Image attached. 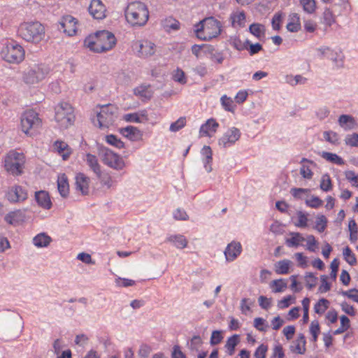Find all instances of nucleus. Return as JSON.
I'll use <instances>...</instances> for the list:
<instances>
[{
    "label": "nucleus",
    "instance_id": "72a5a7b5",
    "mask_svg": "<svg viewBox=\"0 0 358 358\" xmlns=\"http://www.w3.org/2000/svg\"><path fill=\"white\" fill-rule=\"evenodd\" d=\"M327 52V59H331L333 62H334L335 64L338 67H342L343 66V59L344 58V56L341 52H334V50L330 49L329 51Z\"/></svg>",
    "mask_w": 358,
    "mask_h": 358
},
{
    "label": "nucleus",
    "instance_id": "f704fd0d",
    "mask_svg": "<svg viewBox=\"0 0 358 358\" xmlns=\"http://www.w3.org/2000/svg\"><path fill=\"white\" fill-rule=\"evenodd\" d=\"M202 154L206 157L204 166L208 172H210L212 171L210 163L213 160V152L210 146L205 145L202 149Z\"/></svg>",
    "mask_w": 358,
    "mask_h": 358
},
{
    "label": "nucleus",
    "instance_id": "680f3d73",
    "mask_svg": "<svg viewBox=\"0 0 358 358\" xmlns=\"http://www.w3.org/2000/svg\"><path fill=\"white\" fill-rule=\"evenodd\" d=\"M180 24L178 20L170 18L166 20L164 27L167 30L172 29L176 31L180 29Z\"/></svg>",
    "mask_w": 358,
    "mask_h": 358
},
{
    "label": "nucleus",
    "instance_id": "6ab92c4d",
    "mask_svg": "<svg viewBox=\"0 0 358 358\" xmlns=\"http://www.w3.org/2000/svg\"><path fill=\"white\" fill-rule=\"evenodd\" d=\"M306 340L303 334H299L297 338L290 345V350L296 354L304 355L306 351Z\"/></svg>",
    "mask_w": 358,
    "mask_h": 358
},
{
    "label": "nucleus",
    "instance_id": "052dcab7",
    "mask_svg": "<svg viewBox=\"0 0 358 358\" xmlns=\"http://www.w3.org/2000/svg\"><path fill=\"white\" fill-rule=\"evenodd\" d=\"M222 101V105L223 106L224 108L230 112H234V101L230 98L227 97L226 95H224L221 98Z\"/></svg>",
    "mask_w": 358,
    "mask_h": 358
},
{
    "label": "nucleus",
    "instance_id": "7ed1b4c3",
    "mask_svg": "<svg viewBox=\"0 0 358 358\" xmlns=\"http://www.w3.org/2000/svg\"><path fill=\"white\" fill-rule=\"evenodd\" d=\"M17 35L32 43H40L45 37V28L39 22H27L20 24Z\"/></svg>",
    "mask_w": 358,
    "mask_h": 358
},
{
    "label": "nucleus",
    "instance_id": "c756f323",
    "mask_svg": "<svg viewBox=\"0 0 358 358\" xmlns=\"http://www.w3.org/2000/svg\"><path fill=\"white\" fill-rule=\"evenodd\" d=\"M292 262L289 259H283L275 264V272L279 275H285L289 273Z\"/></svg>",
    "mask_w": 358,
    "mask_h": 358
},
{
    "label": "nucleus",
    "instance_id": "79ce46f5",
    "mask_svg": "<svg viewBox=\"0 0 358 358\" xmlns=\"http://www.w3.org/2000/svg\"><path fill=\"white\" fill-rule=\"evenodd\" d=\"M350 234V240L352 243L357 241L358 238V227L355 220H351L348 224Z\"/></svg>",
    "mask_w": 358,
    "mask_h": 358
},
{
    "label": "nucleus",
    "instance_id": "a211bd4d",
    "mask_svg": "<svg viewBox=\"0 0 358 358\" xmlns=\"http://www.w3.org/2000/svg\"><path fill=\"white\" fill-rule=\"evenodd\" d=\"M4 220L11 225H17L24 222L25 214L21 210L11 211L6 215Z\"/></svg>",
    "mask_w": 358,
    "mask_h": 358
},
{
    "label": "nucleus",
    "instance_id": "338daca9",
    "mask_svg": "<svg viewBox=\"0 0 358 358\" xmlns=\"http://www.w3.org/2000/svg\"><path fill=\"white\" fill-rule=\"evenodd\" d=\"M268 345L262 344L255 350L254 356L255 358H266Z\"/></svg>",
    "mask_w": 358,
    "mask_h": 358
},
{
    "label": "nucleus",
    "instance_id": "a18cd8bd",
    "mask_svg": "<svg viewBox=\"0 0 358 358\" xmlns=\"http://www.w3.org/2000/svg\"><path fill=\"white\" fill-rule=\"evenodd\" d=\"M320 187L324 192H329L332 189L331 180L329 174L322 176Z\"/></svg>",
    "mask_w": 358,
    "mask_h": 358
},
{
    "label": "nucleus",
    "instance_id": "4468645a",
    "mask_svg": "<svg viewBox=\"0 0 358 358\" xmlns=\"http://www.w3.org/2000/svg\"><path fill=\"white\" fill-rule=\"evenodd\" d=\"M76 18L71 15L64 16L59 22L58 29L68 36H73L77 30Z\"/></svg>",
    "mask_w": 358,
    "mask_h": 358
},
{
    "label": "nucleus",
    "instance_id": "864d4df0",
    "mask_svg": "<svg viewBox=\"0 0 358 358\" xmlns=\"http://www.w3.org/2000/svg\"><path fill=\"white\" fill-rule=\"evenodd\" d=\"M305 278L306 281V287L308 289H312L316 286L317 278L313 273H306Z\"/></svg>",
    "mask_w": 358,
    "mask_h": 358
},
{
    "label": "nucleus",
    "instance_id": "dca6fc26",
    "mask_svg": "<svg viewBox=\"0 0 358 358\" xmlns=\"http://www.w3.org/2000/svg\"><path fill=\"white\" fill-rule=\"evenodd\" d=\"M88 10L96 20H102L106 17V8L101 0H92Z\"/></svg>",
    "mask_w": 358,
    "mask_h": 358
},
{
    "label": "nucleus",
    "instance_id": "c85d7f7f",
    "mask_svg": "<svg viewBox=\"0 0 358 358\" xmlns=\"http://www.w3.org/2000/svg\"><path fill=\"white\" fill-rule=\"evenodd\" d=\"M240 342V337L238 334H234L229 337L225 344L227 354L230 356L233 355L235 352L236 345Z\"/></svg>",
    "mask_w": 358,
    "mask_h": 358
},
{
    "label": "nucleus",
    "instance_id": "423d86ee",
    "mask_svg": "<svg viewBox=\"0 0 358 358\" xmlns=\"http://www.w3.org/2000/svg\"><path fill=\"white\" fill-rule=\"evenodd\" d=\"M55 120L59 124L62 128L66 129L72 125L75 121L73 108L67 102L59 103L55 108Z\"/></svg>",
    "mask_w": 358,
    "mask_h": 358
},
{
    "label": "nucleus",
    "instance_id": "f257e3e1",
    "mask_svg": "<svg viewBox=\"0 0 358 358\" xmlns=\"http://www.w3.org/2000/svg\"><path fill=\"white\" fill-rule=\"evenodd\" d=\"M116 42V38L112 32L101 30L87 36L84 41V44L94 52H103L111 50Z\"/></svg>",
    "mask_w": 358,
    "mask_h": 358
},
{
    "label": "nucleus",
    "instance_id": "f8f14e48",
    "mask_svg": "<svg viewBox=\"0 0 358 358\" xmlns=\"http://www.w3.org/2000/svg\"><path fill=\"white\" fill-rule=\"evenodd\" d=\"M132 48L138 57L146 59L155 55L157 47L154 43L148 40H141L134 42Z\"/></svg>",
    "mask_w": 358,
    "mask_h": 358
},
{
    "label": "nucleus",
    "instance_id": "b1692460",
    "mask_svg": "<svg viewBox=\"0 0 358 358\" xmlns=\"http://www.w3.org/2000/svg\"><path fill=\"white\" fill-rule=\"evenodd\" d=\"M219 127V124L213 118L208 120L205 124H203L199 129L201 136H211L210 131L215 132Z\"/></svg>",
    "mask_w": 358,
    "mask_h": 358
},
{
    "label": "nucleus",
    "instance_id": "f3484780",
    "mask_svg": "<svg viewBox=\"0 0 358 358\" xmlns=\"http://www.w3.org/2000/svg\"><path fill=\"white\" fill-rule=\"evenodd\" d=\"M242 246L239 242L232 241L227 246L224 250L226 260L232 262L241 253Z\"/></svg>",
    "mask_w": 358,
    "mask_h": 358
},
{
    "label": "nucleus",
    "instance_id": "2f4dec72",
    "mask_svg": "<svg viewBox=\"0 0 358 358\" xmlns=\"http://www.w3.org/2000/svg\"><path fill=\"white\" fill-rule=\"evenodd\" d=\"M86 161L88 166L91 168L95 174L100 173L101 166L98 163V160L95 155L87 153L86 155Z\"/></svg>",
    "mask_w": 358,
    "mask_h": 358
},
{
    "label": "nucleus",
    "instance_id": "774afa93",
    "mask_svg": "<svg viewBox=\"0 0 358 358\" xmlns=\"http://www.w3.org/2000/svg\"><path fill=\"white\" fill-rule=\"evenodd\" d=\"M173 80L176 82L180 83V84H185L187 83L184 71L178 68L177 69L175 74L173 75Z\"/></svg>",
    "mask_w": 358,
    "mask_h": 358
},
{
    "label": "nucleus",
    "instance_id": "c9c22d12",
    "mask_svg": "<svg viewBox=\"0 0 358 358\" xmlns=\"http://www.w3.org/2000/svg\"><path fill=\"white\" fill-rule=\"evenodd\" d=\"M168 241L173 242L176 247L180 249L185 248L187 245V240L182 235L171 236Z\"/></svg>",
    "mask_w": 358,
    "mask_h": 358
},
{
    "label": "nucleus",
    "instance_id": "cd10ccee",
    "mask_svg": "<svg viewBox=\"0 0 358 358\" xmlns=\"http://www.w3.org/2000/svg\"><path fill=\"white\" fill-rule=\"evenodd\" d=\"M236 49L238 50H248L250 55H254L262 50V45L259 43L252 44L249 40H246L243 44V46H236Z\"/></svg>",
    "mask_w": 358,
    "mask_h": 358
},
{
    "label": "nucleus",
    "instance_id": "ddd939ff",
    "mask_svg": "<svg viewBox=\"0 0 358 358\" xmlns=\"http://www.w3.org/2000/svg\"><path fill=\"white\" fill-rule=\"evenodd\" d=\"M27 192L20 185L9 188L6 197L10 203L24 201L27 199Z\"/></svg>",
    "mask_w": 358,
    "mask_h": 358
},
{
    "label": "nucleus",
    "instance_id": "7c9ffc66",
    "mask_svg": "<svg viewBox=\"0 0 358 358\" xmlns=\"http://www.w3.org/2000/svg\"><path fill=\"white\" fill-rule=\"evenodd\" d=\"M33 241L34 244L38 248L47 247L52 241V238L45 233H41L36 235Z\"/></svg>",
    "mask_w": 358,
    "mask_h": 358
},
{
    "label": "nucleus",
    "instance_id": "9d476101",
    "mask_svg": "<svg viewBox=\"0 0 358 358\" xmlns=\"http://www.w3.org/2000/svg\"><path fill=\"white\" fill-rule=\"evenodd\" d=\"M49 73V69L44 65H34L23 73V81L29 85H34L42 81Z\"/></svg>",
    "mask_w": 358,
    "mask_h": 358
},
{
    "label": "nucleus",
    "instance_id": "4d7b16f0",
    "mask_svg": "<svg viewBox=\"0 0 358 358\" xmlns=\"http://www.w3.org/2000/svg\"><path fill=\"white\" fill-rule=\"evenodd\" d=\"M321 285L319 287L318 291L321 293H324L331 289V285L327 281V276L322 275L320 277Z\"/></svg>",
    "mask_w": 358,
    "mask_h": 358
},
{
    "label": "nucleus",
    "instance_id": "3c124183",
    "mask_svg": "<svg viewBox=\"0 0 358 358\" xmlns=\"http://www.w3.org/2000/svg\"><path fill=\"white\" fill-rule=\"evenodd\" d=\"M275 286V289L273 290L274 292H282L285 288H287V282H284L283 279L274 280L271 282V287Z\"/></svg>",
    "mask_w": 358,
    "mask_h": 358
},
{
    "label": "nucleus",
    "instance_id": "20e7f679",
    "mask_svg": "<svg viewBox=\"0 0 358 358\" xmlns=\"http://www.w3.org/2000/svg\"><path fill=\"white\" fill-rule=\"evenodd\" d=\"M222 27L220 21L215 17H206L196 24V36L204 41H210L221 34Z\"/></svg>",
    "mask_w": 358,
    "mask_h": 358
},
{
    "label": "nucleus",
    "instance_id": "a878e982",
    "mask_svg": "<svg viewBox=\"0 0 358 358\" xmlns=\"http://www.w3.org/2000/svg\"><path fill=\"white\" fill-rule=\"evenodd\" d=\"M286 27L290 32H297L301 29L300 17L297 13H292L289 15V22Z\"/></svg>",
    "mask_w": 358,
    "mask_h": 358
},
{
    "label": "nucleus",
    "instance_id": "4be33fe9",
    "mask_svg": "<svg viewBox=\"0 0 358 358\" xmlns=\"http://www.w3.org/2000/svg\"><path fill=\"white\" fill-rule=\"evenodd\" d=\"M53 147L64 160H67L72 153V149L66 143L62 141H56L53 144Z\"/></svg>",
    "mask_w": 358,
    "mask_h": 358
},
{
    "label": "nucleus",
    "instance_id": "1a4fd4ad",
    "mask_svg": "<svg viewBox=\"0 0 358 358\" xmlns=\"http://www.w3.org/2000/svg\"><path fill=\"white\" fill-rule=\"evenodd\" d=\"M98 155L102 162L112 169L121 170L124 166L122 158L106 147L98 145Z\"/></svg>",
    "mask_w": 358,
    "mask_h": 358
},
{
    "label": "nucleus",
    "instance_id": "39448f33",
    "mask_svg": "<svg viewBox=\"0 0 358 358\" xmlns=\"http://www.w3.org/2000/svg\"><path fill=\"white\" fill-rule=\"evenodd\" d=\"M2 58L8 63L19 64L24 59L25 52L15 41L8 42L1 50Z\"/></svg>",
    "mask_w": 358,
    "mask_h": 358
},
{
    "label": "nucleus",
    "instance_id": "2eb2a0df",
    "mask_svg": "<svg viewBox=\"0 0 358 358\" xmlns=\"http://www.w3.org/2000/svg\"><path fill=\"white\" fill-rule=\"evenodd\" d=\"M241 136V132L238 129L232 127L227 131L220 139L218 143L223 148H227L234 144Z\"/></svg>",
    "mask_w": 358,
    "mask_h": 358
},
{
    "label": "nucleus",
    "instance_id": "0e129e2a",
    "mask_svg": "<svg viewBox=\"0 0 358 358\" xmlns=\"http://www.w3.org/2000/svg\"><path fill=\"white\" fill-rule=\"evenodd\" d=\"M223 338V336H222V331L218 330H215L212 332V335L210 337V345H216L219 344Z\"/></svg>",
    "mask_w": 358,
    "mask_h": 358
},
{
    "label": "nucleus",
    "instance_id": "e433bc0d",
    "mask_svg": "<svg viewBox=\"0 0 358 358\" xmlns=\"http://www.w3.org/2000/svg\"><path fill=\"white\" fill-rule=\"evenodd\" d=\"M291 235L292 236V237L291 238H287L286 240V244L289 247L296 248L299 245V242L305 241V238L299 232L291 233Z\"/></svg>",
    "mask_w": 358,
    "mask_h": 358
},
{
    "label": "nucleus",
    "instance_id": "bb28decb",
    "mask_svg": "<svg viewBox=\"0 0 358 358\" xmlns=\"http://www.w3.org/2000/svg\"><path fill=\"white\" fill-rule=\"evenodd\" d=\"M338 124L345 130H350L355 127V118L350 115H341L338 118Z\"/></svg>",
    "mask_w": 358,
    "mask_h": 358
},
{
    "label": "nucleus",
    "instance_id": "bf43d9fd",
    "mask_svg": "<svg viewBox=\"0 0 358 358\" xmlns=\"http://www.w3.org/2000/svg\"><path fill=\"white\" fill-rule=\"evenodd\" d=\"M345 144L352 147H358V134H348L345 139Z\"/></svg>",
    "mask_w": 358,
    "mask_h": 358
},
{
    "label": "nucleus",
    "instance_id": "0eeeda50",
    "mask_svg": "<svg viewBox=\"0 0 358 358\" xmlns=\"http://www.w3.org/2000/svg\"><path fill=\"white\" fill-rule=\"evenodd\" d=\"M24 162L25 157L23 153L10 151L5 158L4 167L8 173L14 176H20L23 172Z\"/></svg>",
    "mask_w": 358,
    "mask_h": 358
},
{
    "label": "nucleus",
    "instance_id": "58836bf2",
    "mask_svg": "<svg viewBox=\"0 0 358 358\" xmlns=\"http://www.w3.org/2000/svg\"><path fill=\"white\" fill-rule=\"evenodd\" d=\"M329 301L326 299H320L314 306V311L319 315L323 314L328 308Z\"/></svg>",
    "mask_w": 358,
    "mask_h": 358
},
{
    "label": "nucleus",
    "instance_id": "603ef678",
    "mask_svg": "<svg viewBox=\"0 0 358 358\" xmlns=\"http://www.w3.org/2000/svg\"><path fill=\"white\" fill-rule=\"evenodd\" d=\"M323 19L324 23L328 26H331L335 22V17L329 8H325L323 13Z\"/></svg>",
    "mask_w": 358,
    "mask_h": 358
},
{
    "label": "nucleus",
    "instance_id": "de8ad7c7",
    "mask_svg": "<svg viewBox=\"0 0 358 358\" xmlns=\"http://www.w3.org/2000/svg\"><path fill=\"white\" fill-rule=\"evenodd\" d=\"M106 140L108 144L113 145L117 148H123L124 147V142H122L120 138H117V137L115 135H107L106 136Z\"/></svg>",
    "mask_w": 358,
    "mask_h": 358
},
{
    "label": "nucleus",
    "instance_id": "393cba45",
    "mask_svg": "<svg viewBox=\"0 0 358 358\" xmlns=\"http://www.w3.org/2000/svg\"><path fill=\"white\" fill-rule=\"evenodd\" d=\"M57 188L62 197L66 198L68 196L69 194V185L68 182V178L65 173L61 174L58 176Z\"/></svg>",
    "mask_w": 358,
    "mask_h": 358
},
{
    "label": "nucleus",
    "instance_id": "aec40b11",
    "mask_svg": "<svg viewBox=\"0 0 358 358\" xmlns=\"http://www.w3.org/2000/svg\"><path fill=\"white\" fill-rule=\"evenodd\" d=\"M35 199L40 207L47 210L51 208L52 204L48 192L44 190L36 192Z\"/></svg>",
    "mask_w": 358,
    "mask_h": 358
},
{
    "label": "nucleus",
    "instance_id": "37998d69",
    "mask_svg": "<svg viewBox=\"0 0 358 358\" xmlns=\"http://www.w3.org/2000/svg\"><path fill=\"white\" fill-rule=\"evenodd\" d=\"M96 175L103 185L106 186L108 189L113 186V181L108 173H103L101 171L100 173Z\"/></svg>",
    "mask_w": 358,
    "mask_h": 358
},
{
    "label": "nucleus",
    "instance_id": "49530a36",
    "mask_svg": "<svg viewBox=\"0 0 358 358\" xmlns=\"http://www.w3.org/2000/svg\"><path fill=\"white\" fill-rule=\"evenodd\" d=\"M303 10L308 13H313L316 9V2L315 0H300Z\"/></svg>",
    "mask_w": 358,
    "mask_h": 358
},
{
    "label": "nucleus",
    "instance_id": "09e8293b",
    "mask_svg": "<svg viewBox=\"0 0 358 358\" xmlns=\"http://www.w3.org/2000/svg\"><path fill=\"white\" fill-rule=\"evenodd\" d=\"M185 125L186 117H180L178 120L171 124L169 129L172 132H176L183 128Z\"/></svg>",
    "mask_w": 358,
    "mask_h": 358
},
{
    "label": "nucleus",
    "instance_id": "412c9836",
    "mask_svg": "<svg viewBox=\"0 0 358 358\" xmlns=\"http://www.w3.org/2000/svg\"><path fill=\"white\" fill-rule=\"evenodd\" d=\"M90 178L84 173H79L76 176V189L81 192L83 195H87L89 192Z\"/></svg>",
    "mask_w": 358,
    "mask_h": 358
},
{
    "label": "nucleus",
    "instance_id": "6e6d98bb",
    "mask_svg": "<svg viewBox=\"0 0 358 358\" xmlns=\"http://www.w3.org/2000/svg\"><path fill=\"white\" fill-rule=\"evenodd\" d=\"M325 140L334 145L338 143V136L336 132L328 131L324 132Z\"/></svg>",
    "mask_w": 358,
    "mask_h": 358
},
{
    "label": "nucleus",
    "instance_id": "8fccbe9b",
    "mask_svg": "<svg viewBox=\"0 0 358 358\" xmlns=\"http://www.w3.org/2000/svg\"><path fill=\"white\" fill-rule=\"evenodd\" d=\"M287 82L292 86L296 85L297 84H305L307 79L301 75L296 76H287L286 77Z\"/></svg>",
    "mask_w": 358,
    "mask_h": 358
},
{
    "label": "nucleus",
    "instance_id": "4c0bfd02",
    "mask_svg": "<svg viewBox=\"0 0 358 358\" xmlns=\"http://www.w3.org/2000/svg\"><path fill=\"white\" fill-rule=\"evenodd\" d=\"M321 156L326 160L338 165H343L345 163L344 160L336 154L328 152H322Z\"/></svg>",
    "mask_w": 358,
    "mask_h": 358
},
{
    "label": "nucleus",
    "instance_id": "473e14b6",
    "mask_svg": "<svg viewBox=\"0 0 358 358\" xmlns=\"http://www.w3.org/2000/svg\"><path fill=\"white\" fill-rule=\"evenodd\" d=\"M149 86L141 85L134 89L136 96H138L145 100H150L152 96V92L148 90Z\"/></svg>",
    "mask_w": 358,
    "mask_h": 358
},
{
    "label": "nucleus",
    "instance_id": "f03ea898",
    "mask_svg": "<svg viewBox=\"0 0 358 358\" xmlns=\"http://www.w3.org/2000/svg\"><path fill=\"white\" fill-rule=\"evenodd\" d=\"M127 21L132 26H144L149 19L147 6L141 1H133L124 10Z\"/></svg>",
    "mask_w": 358,
    "mask_h": 358
},
{
    "label": "nucleus",
    "instance_id": "9b49d317",
    "mask_svg": "<svg viewBox=\"0 0 358 358\" xmlns=\"http://www.w3.org/2000/svg\"><path fill=\"white\" fill-rule=\"evenodd\" d=\"M41 126V120L38 115L33 110L25 111L21 117L22 130L25 134H29V130L38 129Z\"/></svg>",
    "mask_w": 358,
    "mask_h": 358
},
{
    "label": "nucleus",
    "instance_id": "5701e85b",
    "mask_svg": "<svg viewBox=\"0 0 358 358\" xmlns=\"http://www.w3.org/2000/svg\"><path fill=\"white\" fill-rule=\"evenodd\" d=\"M120 132L124 137L134 141L139 140L142 136V132L137 127L133 126L120 128Z\"/></svg>",
    "mask_w": 358,
    "mask_h": 358
},
{
    "label": "nucleus",
    "instance_id": "13d9d810",
    "mask_svg": "<svg viewBox=\"0 0 358 358\" xmlns=\"http://www.w3.org/2000/svg\"><path fill=\"white\" fill-rule=\"evenodd\" d=\"M282 20V14L281 13H275L271 21L272 27L274 30H280Z\"/></svg>",
    "mask_w": 358,
    "mask_h": 358
},
{
    "label": "nucleus",
    "instance_id": "a19ab883",
    "mask_svg": "<svg viewBox=\"0 0 358 358\" xmlns=\"http://www.w3.org/2000/svg\"><path fill=\"white\" fill-rule=\"evenodd\" d=\"M316 224L314 229L319 232H323L327 226V219L324 215H318L316 217Z\"/></svg>",
    "mask_w": 358,
    "mask_h": 358
},
{
    "label": "nucleus",
    "instance_id": "69168bd1",
    "mask_svg": "<svg viewBox=\"0 0 358 358\" xmlns=\"http://www.w3.org/2000/svg\"><path fill=\"white\" fill-rule=\"evenodd\" d=\"M295 297L292 295H288L284 297L282 300L279 301L278 303V306L279 308L283 309L289 306L291 303V301L294 302Z\"/></svg>",
    "mask_w": 358,
    "mask_h": 358
},
{
    "label": "nucleus",
    "instance_id": "6e6552de",
    "mask_svg": "<svg viewBox=\"0 0 358 358\" xmlns=\"http://www.w3.org/2000/svg\"><path fill=\"white\" fill-rule=\"evenodd\" d=\"M117 108L112 104L100 106V111L96 113L97 126L101 128H108L117 118Z\"/></svg>",
    "mask_w": 358,
    "mask_h": 358
},
{
    "label": "nucleus",
    "instance_id": "e2e57ef3",
    "mask_svg": "<svg viewBox=\"0 0 358 358\" xmlns=\"http://www.w3.org/2000/svg\"><path fill=\"white\" fill-rule=\"evenodd\" d=\"M341 294L344 296H347L348 298L352 299V301L358 303V289L356 288H352L349 289L348 291H342Z\"/></svg>",
    "mask_w": 358,
    "mask_h": 358
},
{
    "label": "nucleus",
    "instance_id": "5fc2aeb1",
    "mask_svg": "<svg viewBox=\"0 0 358 358\" xmlns=\"http://www.w3.org/2000/svg\"><path fill=\"white\" fill-rule=\"evenodd\" d=\"M306 204L313 208H317L323 204V201L318 196H312L310 199L306 200Z\"/></svg>",
    "mask_w": 358,
    "mask_h": 358
},
{
    "label": "nucleus",
    "instance_id": "ea45409f",
    "mask_svg": "<svg viewBox=\"0 0 358 358\" xmlns=\"http://www.w3.org/2000/svg\"><path fill=\"white\" fill-rule=\"evenodd\" d=\"M343 255L345 261L350 266H354L357 264L355 255L352 252L351 249L348 246L343 249Z\"/></svg>",
    "mask_w": 358,
    "mask_h": 358
},
{
    "label": "nucleus",
    "instance_id": "c03bdc74",
    "mask_svg": "<svg viewBox=\"0 0 358 358\" xmlns=\"http://www.w3.org/2000/svg\"><path fill=\"white\" fill-rule=\"evenodd\" d=\"M250 32L257 38H260L264 34V26L258 23H253L249 27Z\"/></svg>",
    "mask_w": 358,
    "mask_h": 358
}]
</instances>
